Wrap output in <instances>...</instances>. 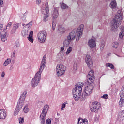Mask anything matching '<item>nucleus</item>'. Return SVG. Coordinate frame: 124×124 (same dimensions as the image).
<instances>
[{"instance_id":"49530a36","label":"nucleus","mask_w":124,"mask_h":124,"mask_svg":"<svg viewBox=\"0 0 124 124\" xmlns=\"http://www.w3.org/2000/svg\"><path fill=\"white\" fill-rule=\"evenodd\" d=\"M3 28V24H0V31L1 30V31H4V30H2L1 29H2Z\"/></svg>"},{"instance_id":"a18cd8bd","label":"nucleus","mask_w":124,"mask_h":124,"mask_svg":"<svg viewBox=\"0 0 124 124\" xmlns=\"http://www.w3.org/2000/svg\"><path fill=\"white\" fill-rule=\"evenodd\" d=\"M51 119H47V120H46V124H51Z\"/></svg>"},{"instance_id":"f257e3e1","label":"nucleus","mask_w":124,"mask_h":124,"mask_svg":"<svg viewBox=\"0 0 124 124\" xmlns=\"http://www.w3.org/2000/svg\"><path fill=\"white\" fill-rule=\"evenodd\" d=\"M47 58V55L45 54L44 55L42 61L41 63L40 67L39 68V70L36 73L35 75V77L32 79L31 85L33 88L36 87V86L38 85L39 82L40 81V79L41 78V73H42V71L43 69H44V67H45L46 65V58Z\"/></svg>"},{"instance_id":"f704fd0d","label":"nucleus","mask_w":124,"mask_h":124,"mask_svg":"<svg viewBox=\"0 0 124 124\" xmlns=\"http://www.w3.org/2000/svg\"><path fill=\"white\" fill-rule=\"evenodd\" d=\"M119 104L120 107H123L124 106V100H122V97L120 98V101L119 102Z\"/></svg>"},{"instance_id":"4be33fe9","label":"nucleus","mask_w":124,"mask_h":124,"mask_svg":"<svg viewBox=\"0 0 124 124\" xmlns=\"http://www.w3.org/2000/svg\"><path fill=\"white\" fill-rule=\"evenodd\" d=\"M70 42H71V41L67 37L63 42V45L64 47H67L69 46V44H70Z\"/></svg>"},{"instance_id":"e433bc0d","label":"nucleus","mask_w":124,"mask_h":124,"mask_svg":"<svg viewBox=\"0 0 124 124\" xmlns=\"http://www.w3.org/2000/svg\"><path fill=\"white\" fill-rule=\"evenodd\" d=\"M19 26H20V24L19 23H16V24L13 25V28L15 29V30H17L19 28Z\"/></svg>"},{"instance_id":"b1692460","label":"nucleus","mask_w":124,"mask_h":124,"mask_svg":"<svg viewBox=\"0 0 124 124\" xmlns=\"http://www.w3.org/2000/svg\"><path fill=\"white\" fill-rule=\"evenodd\" d=\"M110 7L111 8H116L117 7V2L116 0H112L110 2Z\"/></svg>"},{"instance_id":"603ef678","label":"nucleus","mask_w":124,"mask_h":124,"mask_svg":"<svg viewBox=\"0 0 124 124\" xmlns=\"http://www.w3.org/2000/svg\"><path fill=\"white\" fill-rule=\"evenodd\" d=\"M5 75V73H4V72H2V73L1 74V77H4Z\"/></svg>"},{"instance_id":"864d4df0","label":"nucleus","mask_w":124,"mask_h":124,"mask_svg":"<svg viewBox=\"0 0 124 124\" xmlns=\"http://www.w3.org/2000/svg\"><path fill=\"white\" fill-rule=\"evenodd\" d=\"M61 51H63V50H64V46H62V47H61Z\"/></svg>"},{"instance_id":"4468645a","label":"nucleus","mask_w":124,"mask_h":124,"mask_svg":"<svg viewBox=\"0 0 124 124\" xmlns=\"http://www.w3.org/2000/svg\"><path fill=\"white\" fill-rule=\"evenodd\" d=\"M75 30H74L69 34L67 36V38L69 39L71 41L75 39Z\"/></svg>"},{"instance_id":"9d476101","label":"nucleus","mask_w":124,"mask_h":124,"mask_svg":"<svg viewBox=\"0 0 124 124\" xmlns=\"http://www.w3.org/2000/svg\"><path fill=\"white\" fill-rule=\"evenodd\" d=\"M84 25L81 24L79 26V27L78 28L77 32V41H79V39L81 38V36H82V34L83 33V31H84Z\"/></svg>"},{"instance_id":"7c9ffc66","label":"nucleus","mask_w":124,"mask_h":124,"mask_svg":"<svg viewBox=\"0 0 124 124\" xmlns=\"http://www.w3.org/2000/svg\"><path fill=\"white\" fill-rule=\"evenodd\" d=\"M60 6H61V8H62V9H66V8H67L68 7L67 5L65 4V3H64L62 2Z\"/></svg>"},{"instance_id":"aec40b11","label":"nucleus","mask_w":124,"mask_h":124,"mask_svg":"<svg viewBox=\"0 0 124 124\" xmlns=\"http://www.w3.org/2000/svg\"><path fill=\"white\" fill-rule=\"evenodd\" d=\"M31 26H32V21L30 22L28 24H26L24 26V30L28 31H31Z\"/></svg>"},{"instance_id":"a19ab883","label":"nucleus","mask_w":124,"mask_h":124,"mask_svg":"<svg viewBox=\"0 0 124 124\" xmlns=\"http://www.w3.org/2000/svg\"><path fill=\"white\" fill-rule=\"evenodd\" d=\"M55 28H56V22L53 21L52 22V30H53V31H55Z\"/></svg>"},{"instance_id":"37998d69","label":"nucleus","mask_w":124,"mask_h":124,"mask_svg":"<svg viewBox=\"0 0 124 124\" xmlns=\"http://www.w3.org/2000/svg\"><path fill=\"white\" fill-rule=\"evenodd\" d=\"M16 32V29H15V28H13V29L11 31V33H12V34H13L14 33H15Z\"/></svg>"},{"instance_id":"39448f33","label":"nucleus","mask_w":124,"mask_h":124,"mask_svg":"<svg viewBox=\"0 0 124 124\" xmlns=\"http://www.w3.org/2000/svg\"><path fill=\"white\" fill-rule=\"evenodd\" d=\"M37 38L39 42L44 43L47 40V32L46 31H40L37 34Z\"/></svg>"},{"instance_id":"79ce46f5","label":"nucleus","mask_w":124,"mask_h":124,"mask_svg":"<svg viewBox=\"0 0 124 124\" xmlns=\"http://www.w3.org/2000/svg\"><path fill=\"white\" fill-rule=\"evenodd\" d=\"M23 123H24V118H19V124H23Z\"/></svg>"},{"instance_id":"9b49d317","label":"nucleus","mask_w":124,"mask_h":124,"mask_svg":"<svg viewBox=\"0 0 124 124\" xmlns=\"http://www.w3.org/2000/svg\"><path fill=\"white\" fill-rule=\"evenodd\" d=\"M85 62L89 68L93 67V60H92L91 55L88 54L86 56Z\"/></svg>"},{"instance_id":"a878e982","label":"nucleus","mask_w":124,"mask_h":124,"mask_svg":"<svg viewBox=\"0 0 124 124\" xmlns=\"http://www.w3.org/2000/svg\"><path fill=\"white\" fill-rule=\"evenodd\" d=\"M58 31L62 33H63L65 31V29H64V27H62L61 25H59L58 26Z\"/></svg>"},{"instance_id":"473e14b6","label":"nucleus","mask_w":124,"mask_h":124,"mask_svg":"<svg viewBox=\"0 0 124 124\" xmlns=\"http://www.w3.org/2000/svg\"><path fill=\"white\" fill-rule=\"evenodd\" d=\"M72 47L70 46L67 50V51L66 52V56L69 55L70 54L71 52H72Z\"/></svg>"},{"instance_id":"c9c22d12","label":"nucleus","mask_w":124,"mask_h":124,"mask_svg":"<svg viewBox=\"0 0 124 124\" xmlns=\"http://www.w3.org/2000/svg\"><path fill=\"white\" fill-rule=\"evenodd\" d=\"M11 26H12V23L9 22L8 24L6 25V30H9L10 28H11Z\"/></svg>"},{"instance_id":"72a5a7b5","label":"nucleus","mask_w":124,"mask_h":124,"mask_svg":"<svg viewBox=\"0 0 124 124\" xmlns=\"http://www.w3.org/2000/svg\"><path fill=\"white\" fill-rule=\"evenodd\" d=\"M106 66L107 67H110V68H111V69H114V65L109 63H106Z\"/></svg>"},{"instance_id":"0eeeda50","label":"nucleus","mask_w":124,"mask_h":124,"mask_svg":"<svg viewBox=\"0 0 124 124\" xmlns=\"http://www.w3.org/2000/svg\"><path fill=\"white\" fill-rule=\"evenodd\" d=\"M48 110H49V106L48 105H45L44 109L40 115L41 124H45V118L46 117V114L48 113Z\"/></svg>"},{"instance_id":"3c124183","label":"nucleus","mask_w":124,"mask_h":124,"mask_svg":"<svg viewBox=\"0 0 124 124\" xmlns=\"http://www.w3.org/2000/svg\"><path fill=\"white\" fill-rule=\"evenodd\" d=\"M3 4V1L2 0H0V6Z\"/></svg>"},{"instance_id":"ea45409f","label":"nucleus","mask_w":124,"mask_h":124,"mask_svg":"<svg viewBox=\"0 0 124 124\" xmlns=\"http://www.w3.org/2000/svg\"><path fill=\"white\" fill-rule=\"evenodd\" d=\"M65 106H66L65 104L63 103L62 104V108H61V111H63V110H64L63 108H65Z\"/></svg>"},{"instance_id":"f8f14e48","label":"nucleus","mask_w":124,"mask_h":124,"mask_svg":"<svg viewBox=\"0 0 124 124\" xmlns=\"http://www.w3.org/2000/svg\"><path fill=\"white\" fill-rule=\"evenodd\" d=\"M7 32L6 30H4L3 31H1V39L3 42L7 40Z\"/></svg>"},{"instance_id":"5701e85b","label":"nucleus","mask_w":124,"mask_h":124,"mask_svg":"<svg viewBox=\"0 0 124 124\" xmlns=\"http://www.w3.org/2000/svg\"><path fill=\"white\" fill-rule=\"evenodd\" d=\"M44 14V22H47L49 20V14H46V12L42 13Z\"/></svg>"},{"instance_id":"6e6552de","label":"nucleus","mask_w":124,"mask_h":124,"mask_svg":"<svg viewBox=\"0 0 124 124\" xmlns=\"http://www.w3.org/2000/svg\"><path fill=\"white\" fill-rule=\"evenodd\" d=\"M100 108H101V104H100V103L95 101L92 102L91 111L92 112H94V113H97L100 109Z\"/></svg>"},{"instance_id":"2eb2a0df","label":"nucleus","mask_w":124,"mask_h":124,"mask_svg":"<svg viewBox=\"0 0 124 124\" xmlns=\"http://www.w3.org/2000/svg\"><path fill=\"white\" fill-rule=\"evenodd\" d=\"M6 118V113L3 109H0V120H3Z\"/></svg>"},{"instance_id":"1a4fd4ad","label":"nucleus","mask_w":124,"mask_h":124,"mask_svg":"<svg viewBox=\"0 0 124 124\" xmlns=\"http://www.w3.org/2000/svg\"><path fill=\"white\" fill-rule=\"evenodd\" d=\"M24 103H25V98L24 97L23 99L19 98L16 108L14 113L15 116H17V115H18V113H19L21 109H22V107H23Z\"/></svg>"},{"instance_id":"7ed1b4c3","label":"nucleus","mask_w":124,"mask_h":124,"mask_svg":"<svg viewBox=\"0 0 124 124\" xmlns=\"http://www.w3.org/2000/svg\"><path fill=\"white\" fill-rule=\"evenodd\" d=\"M84 86V83L78 82L76 85L75 89L73 90V96L76 101H78L82 94V88Z\"/></svg>"},{"instance_id":"dca6fc26","label":"nucleus","mask_w":124,"mask_h":124,"mask_svg":"<svg viewBox=\"0 0 124 124\" xmlns=\"http://www.w3.org/2000/svg\"><path fill=\"white\" fill-rule=\"evenodd\" d=\"M41 11L42 13L46 12V14H49V4L46 2L45 4V9H41Z\"/></svg>"},{"instance_id":"bf43d9fd","label":"nucleus","mask_w":124,"mask_h":124,"mask_svg":"<svg viewBox=\"0 0 124 124\" xmlns=\"http://www.w3.org/2000/svg\"><path fill=\"white\" fill-rule=\"evenodd\" d=\"M57 115H59V113H57Z\"/></svg>"},{"instance_id":"412c9836","label":"nucleus","mask_w":124,"mask_h":124,"mask_svg":"<svg viewBox=\"0 0 124 124\" xmlns=\"http://www.w3.org/2000/svg\"><path fill=\"white\" fill-rule=\"evenodd\" d=\"M33 31H31L30 32L29 36L27 37L28 40L31 42V43H33Z\"/></svg>"},{"instance_id":"09e8293b","label":"nucleus","mask_w":124,"mask_h":124,"mask_svg":"<svg viewBox=\"0 0 124 124\" xmlns=\"http://www.w3.org/2000/svg\"><path fill=\"white\" fill-rule=\"evenodd\" d=\"M15 44V46H16V47H18L20 45V44H19V42H16Z\"/></svg>"},{"instance_id":"6e6d98bb","label":"nucleus","mask_w":124,"mask_h":124,"mask_svg":"<svg viewBox=\"0 0 124 124\" xmlns=\"http://www.w3.org/2000/svg\"><path fill=\"white\" fill-rule=\"evenodd\" d=\"M110 0H106V1H109Z\"/></svg>"},{"instance_id":"8fccbe9b","label":"nucleus","mask_w":124,"mask_h":124,"mask_svg":"<svg viewBox=\"0 0 124 124\" xmlns=\"http://www.w3.org/2000/svg\"><path fill=\"white\" fill-rule=\"evenodd\" d=\"M104 48V44H101V50H103V48Z\"/></svg>"},{"instance_id":"c756f323","label":"nucleus","mask_w":124,"mask_h":124,"mask_svg":"<svg viewBox=\"0 0 124 124\" xmlns=\"http://www.w3.org/2000/svg\"><path fill=\"white\" fill-rule=\"evenodd\" d=\"M11 62L10 59H7L4 62V66H7Z\"/></svg>"},{"instance_id":"6ab92c4d","label":"nucleus","mask_w":124,"mask_h":124,"mask_svg":"<svg viewBox=\"0 0 124 124\" xmlns=\"http://www.w3.org/2000/svg\"><path fill=\"white\" fill-rule=\"evenodd\" d=\"M58 10V8H56L52 13V17L54 19H56V18H58V16H59V12Z\"/></svg>"},{"instance_id":"393cba45","label":"nucleus","mask_w":124,"mask_h":124,"mask_svg":"<svg viewBox=\"0 0 124 124\" xmlns=\"http://www.w3.org/2000/svg\"><path fill=\"white\" fill-rule=\"evenodd\" d=\"M29 31L26 30H23L22 31L21 33L23 37H26V36H28V35H29Z\"/></svg>"},{"instance_id":"c03bdc74","label":"nucleus","mask_w":124,"mask_h":124,"mask_svg":"<svg viewBox=\"0 0 124 124\" xmlns=\"http://www.w3.org/2000/svg\"><path fill=\"white\" fill-rule=\"evenodd\" d=\"M11 58L12 59H13V60H15V52H13V54L11 56Z\"/></svg>"},{"instance_id":"ddd939ff","label":"nucleus","mask_w":124,"mask_h":124,"mask_svg":"<svg viewBox=\"0 0 124 124\" xmlns=\"http://www.w3.org/2000/svg\"><path fill=\"white\" fill-rule=\"evenodd\" d=\"M117 120L119 122H123L124 121V110L120 111L117 116Z\"/></svg>"},{"instance_id":"58836bf2","label":"nucleus","mask_w":124,"mask_h":124,"mask_svg":"<svg viewBox=\"0 0 124 124\" xmlns=\"http://www.w3.org/2000/svg\"><path fill=\"white\" fill-rule=\"evenodd\" d=\"M109 98V95L107 94H104L101 96V98H104V99H108Z\"/></svg>"},{"instance_id":"a211bd4d","label":"nucleus","mask_w":124,"mask_h":124,"mask_svg":"<svg viewBox=\"0 0 124 124\" xmlns=\"http://www.w3.org/2000/svg\"><path fill=\"white\" fill-rule=\"evenodd\" d=\"M78 124H89V121L86 119H83L81 118L78 119Z\"/></svg>"},{"instance_id":"052dcab7","label":"nucleus","mask_w":124,"mask_h":124,"mask_svg":"<svg viewBox=\"0 0 124 124\" xmlns=\"http://www.w3.org/2000/svg\"><path fill=\"white\" fill-rule=\"evenodd\" d=\"M57 115H59V113H57Z\"/></svg>"},{"instance_id":"2f4dec72","label":"nucleus","mask_w":124,"mask_h":124,"mask_svg":"<svg viewBox=\"0 0 124 124\" xmlns=\"http://www.w3.org/2000/svg\"><path fill=\"white\" fill-rule=\"evenodd\" d=\"M23 111L24 113H28V112L30 111V109H29V106L28 105H26V106L24 107Z\"/></svg>"},{"instance_id":"5fc2aeb1","label":"nucleus","mask_w":124,"mask_h":124,"mask_svg":"<svg viewBox=\"0 0 124 124\" xmlns=\"http://www.w3.org/2000/svg\"><path fill=\"white\" fill-rule=\"evenodd\" d=\"M121 31H124V27L123 26L121 27V28H120Z\"/></svg>"},{"instance_id":"423d86ee","label":"nucleus","mask_w":124,"mask_h":124,"mask_svg":"<svg viewBox=\"0 0 124 124\" xmlns=\"http://www.w3.org/2000/svg\"><path fill=\"white\" fill-rule=\"evenodd\" d=\"M65 70H66V67L63 65L62 64H59L56 66V72L57 76H62L63 75L64 73H65Z\"/></svg>"},{"instance_id":"20e7f679","label":"nucleus","mask_w":124,"mask_h":124,"mask_svg":"<svg viewBox=\"0 0 124 124\" xmlns=\"http://www.w3.org/2000/svg\"><path fill=\"white\" fill-rule=\"evenodd\" d=\"M123 17H122V14L121 11H118V13L115 16L112 23L111 28L112 30H117L121 24H122V20Z\"/></svg>"},{"instance_id":"f3484780","label":"nucleus","mask_w":124,"mask_h":124,"mask_svg":"<svg viewBox=\"0 0 124 124\" xmlns=\"http://www.w3.org/2000/svg\"><path fill=\"white\" fill-rule=\"evenodd\" d=\"M88 44L91 48H94L96 46L95 41L93 39L90 40L88 42Z\"/></svg>"},{"instance_id":"c85d7f7f","label":"nucleus","mask_w":124,"mask_h":124,"mask_svg":"<svg viewBox=\"0 0 124 124\" xmlns=\"http://www.w3.org/2000/svg\"><path fill=\"white\" fill-rule=\"evenodd\" d=\"M112 46L113 48H114V49H117V48L119 47V43H118V42H114L112 44Z\"/></svg>"},{"instance_id":"f03ea898","label":"nucleus","mask_w":124,"mask_h":124,"mask_svg":"<svg viewBox=\"0 0 124 124\" xmlns=\"http://www.w3.org/2000/svg\"><path fill=\"white\" fill-rule=\"evenodd\" d=\"M94 72L93 70H91L87 75L88 85L85 89V95L87 96L92 93L93 90L94 88V80L95 77H94Z\"/></svg>"},{"instance_id":"13d9d810","label":"nucleus","mask_w":124,"mask_h":124,"mask_svg":"<svg viewBox=\"0 0 124 124\" xmlns=\"http://www.w3.org/2000/svg\"><path fill=\"white\" fill-rule=\"evenodd\" d=\"M1 51V50L0 49V51Z\"/></svg>"},{"instance_id":"4d7b16f0","label":"nucleus","mask_w":124,"mask_h":124,"mask_svg":"<svg viewBox=\"0 0 124 124\" xmlns=\"http://www.w3.org/2000/svg\"><path fill=\"white\" fill-rule=\"evenodd\" d=\"M22 26L23 27H24L25 26V24H23Z\"/></svg>"},{"instance_id":"bb28decb","label":"nucleus","mask_w":124,"mask_h":124,"mask_svg":"<svg viewBox=\"0 0 124 124\" xmlns=\"http://www.w3.org/2000/svg\"><path fill=\"white\" fill-rule=\"evenodd\" d=\"M120 97H121V100H124V85L122 88Z\"/></svg>"},{"instance_id":"de8ad7c7","label":"nucleus","mask_w":124,"mask_h":124,"mask_svg":"<svg viewBox=\"0 0 124 124\" xmlns=\"http://www.w3.org/2000/svg\"><path fill=\"white\" fill-rule=\"evenodd\" d=\"M41 3V0H36V4H40Z\"/></svg>"},{"instance_id":"4c0bfd02","label":"nucleus","mask_w":124,"mask_h":124,"mask_svg":"<svg viewBox=\"0 0 124 124\" xmlns=\"http://www.w3.org/2000/svg\"><path fill=\"white\" fill-rule=\"evenodd\" d=\"M124 36V31H121L119 34L120 38H123Z\"/></svg>"},{"instance_id":"cd10ccee","label":"nucleus","mask_w":124,"mask_h":124,"mask_svg":"<svg viewBox=\"0 0 124 124\" xmlns=\"http://www.w3.org/2000/svg\"><path fill=\"white\" fill-rule=\"evenodd\" d=\"M27 93H28V92L26 90L24 91L23 93H22V94L20 96V98L21 99H23V98H24V100L26 99V95H27Z\"/></svg>"}]
</instances>
